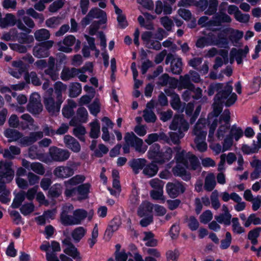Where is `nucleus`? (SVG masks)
Listing matches in <instances>:
<instances>
[{"label":"nucleus","mask_w":261,"mask_h":261,"mask_svg":"<svg viewBox=\"0 0 261 261\" xmlns=\"http://www.w3.org/2000/svg\"><path fill=\"white\" fill-rule=\"evenodd\" d=\"M170 140L172 142L177 145L173 147V150L176 152L175 159L176 161L181 163L184 166L189 169L196 170L201 169L200 163L197 156L190 152H187L184 150H181L179 145L180 139L183 138L184 134L180 132H171L169 134Z\"/></svg>","instance_id":"1"},{"label":"nucleus","mask_w":261,"mask_h":261,"mask_svg":"<svg viewBox=\"0 0 261 261\" xmlns=\"http://www.w3.org/2000/svg\"><path fill=\"white\" fill-rule=\"evenodd\" d=\"M231 82L223 83H212L207 88V94L209 96L213 95L217 92L215 96V100L224 103L229 107L233 105L237 100L238 96L235 93H232L233 87Z\"/></svg>","instance_id":"2"},{"label":"nucleus","mask_w":261,"mask_h":261,"mask_svg":"<svg viewBox=\"0 0 261 261\" xmlns=\"http://www.w3.org/2000/svg\"><path fill=\"white\" fill-rule=\"evenodd\" d=\"M206 121L205 119H199L193 129V134L196 136L194 142L196 148L200 152L207 150V145L205 142L207 132L205 130Z\"/></svg>","instance_id":"3"},{"label":"nucleus","mask_w":261,"mask_h":261,"mask_svg":"<svg viewBox=\"0 0 261 261\" xmlns=\"http://www.w3.org/2000/svg\"><path fill=\"white\" fill-rule=\"evenodd\" d=\"M63 99L56 97L53 94V89L49 88L46 91L43 97V103L45 109L51 115H56L59 112Z\"/></svg>","instance_id":"4"},{"label":"nucleus","mask_w":261,"mask_h":261,"mask_svg":"<svg viewBox=\"0 0 261 261\" xmlns=\"http://www.w3.org/2000/svg\"><path fill=\"white\" fill-rule=\"evenodd\" d=\"M43 131H39L30 133L29 136L24 137L20 141V143L24 146H29L43 137V133L45 136H53L55 135V130L52 126H49L45 124L42 126Z\"/></svg>","instance_id":"5"},{"label":"nucleus","mask_w":261,"mask_h":261,"mask_svg":"<svg viewBox=\"0 0 261 261\" xmlns=\"http://www.w3.org/2000/svg\"><path fill=\"white\" fill-rule=\"evenodd\" d=\"M203 38L207 46L215 45L221 48L228 47L229 41L224 33L220 32L216 36L215 34L211 32Z\"/></svg>","instance_id":"6"},{"label":"nucleus","mask_w":261,"mask_h":261,"mask_svg":"<svg viewBox=\"0 0 261 261\" xmlns=\"http://www.w3.org/2000/svg\"><path fill=\"white\" fill-rule=\"evenodd\" d=\"M124 139L125 142L134 148L136 151L144 153L147 150V146L144 144L143 140L133 132L126 133Z\"/></svg>","instance_id":"7"},{"label":"nucleus","mask_w":261,"mask_h":261,"mask_svg":"<svg viewBox=\"0 0 261 261\" xmlns=\"http://www.w3.org/2000/svg\"><path fill=\"white\" fill-rule=\"evenodd\" d=\"M12 164L11 161H0V183L10 182L13 179L14 171L12 168Z\"/></svg>","instance_id":"8"},{"label":"nucleus","mask_w":261,"mask_h":261,"mask_svg":"<svg viewBox=\"0 0 261 261\" xmlns=\"http://www.w3.org/2000/svg\"><path fill=\"white\" fill-rule=\"evenodd\" d=\"M15 24H16L19 29L27 33H31V30L28 29L21 19H19L16 20L15 16L12 14H7L4 18H2L0 22V26L2 28H5L8 26H13Z\"/></svg>","instance_id":"9"},{"label":"nucleus","mask_w":261,"mask_h":261,"mask_svg":"<svg viewBox=\"0 0 261 261\" xmlns=\"http://www.w3.org/2000/svg\"><path fill=\"white\" fill-rule=\"evenodd\" d=\"M73 206L71 204H66L62 207L60 214V220L64 226L75 225L73 214Z\"/></svg>","instance_id":"10"},{"label":"nucleus","mask_w":261,"mask_h":261,"mask_svg":"<svg viewBox=\"0 0 261 261\" xmlns=\"http://www.w3.org/2000/svg\"><path fill=\"white\" fill-rule=\"evenodd\" d=\"M54 42L48 40L36 45L33 49V55L38 58L47 57L49 55V49L52 47Z\"/></svg>","instance_id":"11"},{"label":"nucleus","mask_w":261,"mask_h":261,"mask_svg":"<svg viewBox=\"0 0 261 261\" xmlns=\"http://www.w3.org/2000/svg\"><path fill=\"white\" fill-rule=\"evenodd\" d=\"M49 155L51 159L55 162H63L67 160L70 155V152L67 149L50 147L49 149Z\"/></svg>","instance_id":"12"},{"label":"nucleus","mask_w":261,"mask_h":261,"mask_svg":"<svg viewBox=\"0 0 261 261\" xmlns=\"http://www.w3.org/2000/svg\"><path fill=\"white\" fill-rule=\"evenodd\" d=\"M166 190L168 196L171 198H175L186 191L184 184L178 181L169 182L166 186Z\"/></svg>","instance_id":"13"},{"label":"nucleus","mask_w":261,"mask_h":261,"mask_svg":"<svg viewBox=\"0 0 261 261\" xmlns=\"http://www.w3.org/2000/svg\"><path fill=\"white\" fill-rule=\"evenodd\" d=\"M94 18H101L100 20H103L107 21V14L106 13L98 8H93L91 9L88 14L82 19L81 21V24L83 27H85L89 24Z\"/></svg>","instance_id":"14"},{"label":"nucleus","mask_w":261,"mask_h":261,"mask_svg":"<svg viewBox=\"0 0 261 261\" xmlns=\"http://www.w3.org/2000/svg\"><path fill=\"white\" fill-rule=\"evenodd\" d=\"M231 21L230 17L225 13L217 14L213 16L212 19L207 22V25L210 30L216 31L218 29L213 28V27H220L223 22H230Z\"/></svg>","instance_id":"15"},{"label":"nucleus","mask_w":261,"mask_h":261,"mask_svg":"<svg viewBox=\"0 0 261 261\" xmlns=\"http://www.w3.org/2000/svg\"><path fill=\"white\" fill-rule=\"evenodd\" d=\"M152 35L153 34L151 32H144L141 35V39L147 48L159 50L162 48V44L159 41L160 40L153 39Z\"/></svg>","instance_id":"16"},{"label":"nucleus","mask_w":261,"mask_h":261,"mask_svg":"<svg viewBox=\"0 0 261 261\" xmlns=\"http://www.w3.org/2000/svg\"><path fill=\"white\" fill-rule=\"evenodd\" d=\"M42 108L40 95L37 93L32 94L27 106L28 110L32 114H37L42 111Z\"/></svg>","instance_id":"17"},{"label":"nucleus","mask_w":261,"mask_h":261,"mask_svg":"<svg viewBox=\"0 0 261 261\" xmlns=\"http://www.w3.org/2000/svg\"><path fill=\"white\" fill-rule=\"evenodd\" d=\"M171 63V71L174 74H179L182 71V61L180 58H175L172 54L167 55L165 60L166 64Z\"/></svg>","instance_id":"18"},{"label":"nucleus","mask_w":261,"mask_h":261,"mask_svg":"<svg viewBox=\"0 0 261 261\" xmlns=\"http://www.w3.org/2000/svg\"><path fill=\"white\" fill-rule=\"evenodd\" d=\"M169 127L172 130H177L178 132L183 133L188 130L189 124L183 116L175 115Z\"/></svg>","instance_id":"19"},{"label":"nucleus","mask_w":261,"mask_h":261,"mask_svg":"<svg viewBox=\"0 0 261 261\" xmlns=\"http://www.w3.org/2000/svg\"><path fill=\"white\" fill-rule=\"evenodd\" d=\"M203 59L202 57H194L188 61V65L199 71L203 74L207 73L208 71V63L207 61H205L201 66V64Z\"/></svg>","instance_id":"20"},{"label":"nucleus","mask_w":261,"mask_h":261,"mask_svg":"<svg viewBox=\"0 0 261 261\" xmlns=\"http://www.w3.org/2000/svg\"><path fill=\"white\" fill-rule=\"evenodd\" d=\"M53 173L56 177L59 178L64 179L73 175L74 170L72 168L69 166H60L56 167L54 169Z\"/></svg>","instance_id":"21"},{"label":"nucleus","mask_w":261,"mask_h":261,"mask_svg":"<svg viewBox=\"0 0 261 261\" xmlns=\"http://www.w3.org/2000/svg\"><path fill=\"white\" fill-rule=\"evenodd\" d=\"M76 41L75 38L72 35L66 36L62 42H59L58 43L59 50L66 53L71 52L72 48H70Z\"/></svg>","instance_id":"22"},{"label":"nucleus","mask_w":261,"mask_h":261,"mask_svg":"<svg viewBox=\"0 0 261 261\" xmlns=\"http://www.w3.org/2000/svg\"><path fill=\"white\" fill-rule=\"evenodd\" d=\"M88 112L84 107L79 108L76 112V117H73L70 122V125L75 126L79 122H86L87 120Z\"/></svg>","instance_id":"23"},{"label":"nucleus","mask_w":261,"mask_h":261,"mask_svg":"<svg viewBox=\"0 0 261 261\" xmlns=\"http://www.w3.org/2000/svg\"><path fill=\"white\" fill-rule=\"evenodd\" d=\"M64 142L65 146L74 152H79L81 150V145L79 142L73 137L69 135H66L64 138Z\"/></svg>","instance_id":"24"},{"label":"nucleus","mask_w":261,"mask_h":261,"mask_svg":"<svg viewBox=\"0 0 261 261\" xmlns=\"http://www.w3.org/2000/svg\"><path fill=\"white\" fill-rule=\"evenodd\" d=\"M248 52L249 47L246 45L243 49L232 48L230 52V55L234 57L238 64H240L243 62V58L246 57Z\"/></svg>","instance_id":"25"},{"label":"nucleus","mask_w":261,"mask_h":261,"mask_svg":"<svg viewBox=\"0 0 261 261\" xmlns=\"http://www.w3.org/2000/svg\"><path fill=\"white\" fill-rule=\"evenodd\" d=\"M80 70L74 67H64L61 73V79L64 81H69L79 74Z\"/></svg>","instance_id":"26"},{"label":"nucleus","mask_w":261,"mask_h":261,"mask_svg":"<svg viewBox=\"0 0 261 261\" xmlns=\"http://www.w3.org/2000/svg\"><path fill=\"white\" fill-rule=\"evenodd\" d=\"M176 162L177 163V165L172 169L174 175L181 177L182 179L186 181L190 180L191 179L190 174L188 173L185 168L182 166L180 164L181 163H179L177 161ZM182 164L184 165L182 163Z\"/></svg>","instance_id":"27"},{"label":"nucleus","mask_w":261,"mask_h":261,"mask_svg":"<svg viewBox=\"0 0 261 261\" xmlns=\"http://www.w3.org/2000/svg\"><path fill=\"white\" fill-rule=\"evenodd\" d=\"M146 162L147 161L144 159H134L130 161L128 164L134 173L137 174L140 170H143Z\"/></svg>","instance_id":"28"},{"label":"nucleus","mask_w":261,"mask_h":261,"mask_svg":"<svg viewBox=\"0 0 261 261\" xmlns=\"http://www.w3.org/2000/svg\"><path fill=\"white\" fill-rule=\"evenodd\" d=\"M0 153L3 154L4 158L12 160L14 159L15 155L20 153V149L17 146L11 145L9 149L2 150Z\"/></svg>","instance_id":"29"},{"label":"nucleus","mask_w":261,"mask_h":261,"mask_svg":"<svg viewBox=\"0 0 261 261\" xmlns=\"http://www.w3.org/2000/svg\"><path fill=\"white\" fill-rule=\"evenodd\" d=\"M4 135L6 138L9 139V142L16 141L23 138L22 137L23 136L22 133L16 129L12 128L7 129L4 132ZM20 141V140H19V141Z\"/></svg>","instance_id":"30"},{"label":"nucleus","mask_w":261,"mask_h":261,"mask_svg":"<svg viewBox=\"0 0 261 261\" xmlns=\"http://www.w3.org/2000/svg\"><path fill=\"white\" fill-rule=\"evenodd\" d=\"M153 205L150 202L144 201L139 207L138 215L140 217L148 215L153 210Z\"/></svg>","instance_id":"31"},{"label":"nucleus","mask_w":261,"mask_h":261,"mask_svg":"<svg viewBox=\"0 0 261 261\" xmlns=\"http://www.w3.org/2000/svg\"><path fill=\"white\" fill-rule=\"evenodd\" d=\"M216 185V178L213 173H208L204 180V188L208 192L212 191Z\"/></svg>","instance_id":"32"},{"label":"nucleus","mask_w":261,"mask_h":261,"mask_svg":"<svg viewBox=\"0 0 261 261\" xmlns=\"http://www.w3.org/2000/svg\"><path fill=\"white\" fill-rule=\"evenodd\" d=\"M50 244L48 242H45L41 245L40 249L42 251L46 252V258L47 261H60L57 254L50 253Z\"/></svg>","instance_id":"33"},{"label":"nucleus","mask_w":261,"mask_h":261,"mask_svg":"<svg viewBox=\"0 0 261 261\" xmlns=\"http://www.w3.org/2000/svg\"><path fill=\"white\" fill-rule=\"evenodd\" d=\"M173 150L170 147L166 148L165 151H161L156 163L162 164L168 162L172 157Z\"/></svg>","instance_id":"34"},{"label":"nucleus","mask_w":261,"mask_h":261,"mask_svg":"<svg viewBox=\"0 0 261 261\" xmlns=\"http://www.w3.org/2000/svg\"><path fill=\"white\" fill-rule=\"evenodd\" d=\"M158 170V166L152 162L145 165L143 170V173L148 177H151L156 174Z\"/></svg>","instance_id":"35"},{"label":"nucleus","mask_w":261,"mask_h":261,"mask_svg":"<svg viewBox=\"0 0 261 261\" xmlns=\"http://www.w3.org/2000/svg\"><path fill=\"white\" fill-rule=\"evenodd\" d=\"M73 214L75 225H79L87 217L88 213L84 209L79 208L75 211L73 210Z\"/></svg>","instance_id":"36"},{"label":"nucleus","mask_w":261,"mask_h":261,"mask_svg":"<svg viewBox=\"0 0 261 261\" xmlns=\"http://www.w3.org/2000/svg\"><path fill=\"white\" fill-rule=\"evenodd\" d=\"M177 80L175 78H171L167 73L162 74L158 79L157 85L161 86H166L168 83L176 86Z\"/></svg>","instance_id":"37"},{"label":"nucleus","mask_w":261,"mask_h":261,"mask_svg":"<svg viewBox=\"0 0 261 261\" xmlns=\"http://www.w3.org/2000/svg\"><path fill=\"white\" fill-rule=\"evenodd\" d=\"M90 187V184H85L81 185L76 188L77 194L79 195V199H85L88 197Z\"/></svg>","instance_id":"38"},{"label":"nucleus","mask_w":261,"mask_h":261,"mask_svg":"<svg viewBox=\"0 0 261 261\" xmlns=\"http://www.w3.org/2000/svg\"><path fill=\"white\" fill-rule=\"evenodd\" d=\"M180 85L184 89H187L190 90H194V85L191 83L189 75L187 74L184 76L180 75L179 77Z\"/></svg>","instance_id":"39"},{"label":"nucleus","mask_w":261,"mask_h":261,"mask_svg":"<svg viewBox=\"0 0 261 261\" xmlns=\"http://www.w3.org/2000/svg\"><path fill=\"white\" fill-rule=\"evenodd\" d=\"M86 229L80 226L75 228L71 232V236L75 243H78L84 237Z\"/></svg>","instance_id":"40"},{"label":"nucleus","mask_w":261,"mask_h":261,"mask_svg":"<svg viewBox=\"0 0 261 261\" xmlns=\"http://www.w3.org/2000/svg\"><path fill=\"white\" fill-rule=\"evenodd\" d=\"M67 89V86L61 82H57L54 84L55 92L53 94L56 97L63 99L62 96V92L65 91Z\"/></svg>","instance_id":"41"},{"label":"nucleus","mask_w":261,"mask_h":261,"mask_svg":"<svg viewBox=\"0 0 261 261\" xmlns=\"http://www.w3.org/2000/svg\"><path fill=\"white\" fill-rule=\"evenodd\" d=\"M210 117V115L208 116V124H209V133L208 136V141H213L214 140V134L215 130L218 125V119L215 118L213 120Z\"/></svg>","instance_id":"42"},{"label":"nucleus","mask_w":261,"mask_h":261,"mask_svg":"<svg viewBox=\"0 0 261 261\" xmlns=\"http://www.w3.org/2000/svg\"><path fill=\"white\" fill-rule=\"evenodd\" d=\"M244 134L243 129L240 127L237 126L236 125H233L230 127L229 133L228 135L231 136L232 138H234L236 141H238Z\"/></svg>","instance_id":"43"},{"label":"nucleus","mask_w":261,"mask_h":261,"mask_svg":"<svg viewBox=\"0 0 261 261\" xmlns=\"http://www.w3.org/2000/svg\"><path fill=\"white\" fill-rule=\"evenodd\" d=\"M64 252L71 256L73 259L77 261H81L82 260V257L80 255V252L74 245L71 246L70 247H66L64 250Z\"/></svg>","instance_id":"44"},{"label":"nucleus","mask_w":261,"mask_h":261,"mask_svg":"<svg viewBox=\"0 0 261 261\" xmlns=\"http://www.w3.org/2000/svg\"><path fill=\"white\" fill-rule=\"evenodd\" d=\"M34 36L36 40L38 41H42L49 39L50 37V33L47 30L41 29L35 32Z\"/></svg>","instance_id":"45"},{"label":"nucleus","mask_w":261,"mask_h":261,"mask_svg":"<svg viewBox=\"0 0 261 261\" xmlns=\"http://www.w3.org/2000/svg\"><path fill=\"white\" fill-rule=\"evenodd\" d=\"M171 98L170 103L172 108L175 110L183 112L184 108H181V101L178 95L173 93L171 94Z\"/></svg>","instance_id":"46"},{"label":"nucleus","mask_w":261,"mask_h":261,"mask_svg":"<svg viewBox=\"0 0 261 261\" xmlns=\"http://www.w3.org/2000/svg\"><path fill=\"white\" fill-rule=\"evenodd\" d=\"M25 198V192L21 191L15 196L13 201L11 204V207L13 208H18L24 200Z\"/></svg>","instance_id":"47"},{"label":"nucleus","mask_w":261,"mask_h":261,"mask_svg":"<svg viewBox=\"0 0 261 261\" xmlns=\"http://www.w3.org/2000/svg\"><path fill=\"white\" fill-rule=\"evenodd\" d=\"M82 91L81 85L79 83H72L70 85L69 95L71 97L79 96Z\"/></svg>","instance_id":"48"},{"label":"nucleus","mask_w":261,"mask_h":261,"mask_svg":"<svg viewBox=\"0 0 261 261\" xmlns=\"http://www.w3.org/2000/svg\"><path fill=\"white\" fill-rule=\"evenodd\" d=\"M160 152V145L158 144H154L148 152V158L154 159V162H156L158 158V156H159Z\"/></svg>","instance_id":"49"},{"label":"nucleus","mask_w":261,"mask_h":261,"mask_svg":"<svg viewBox=\"0 0 261 261\" xmlns=\"http://www.w3.org/2000/svg\"><path fill=\"white\" fill-rule=\"evenodd\" d=\"M0 201L3 203H7L10 201L9 198L10 191L6 189V187L4 184H0Z\"/></svg>","instance_id":"50"},{"label":"nucleus","mask_w":261,"mask_h":261,"mask_svg":"<svg viewBox=\"0 0 261 261\" xmlns=\"http://www.w3.org/2000/svg\"><path fill=\"white\" fill-rule=\"evenodd\" d=\"M218 6V1L217 0H209L208 5L204 12V14L208 15H212L216 13Z\"/></svg>","instance_id":"51"},{"label":"nucleus","mask_w":261,"mask_h":261,"mask_svg":"<svg viewBox=\"0 0 261 261\" xmlns=\"http://www.w3.org/2000/svg\"><path fill=\"white\" fill-rule=\"evenodd\" d=\"M90 137L93 139L97 138L100 134L99 123L97 121L93 122L90 123Z\"/></svg>","instance_id":"52"},{"label":"nucleus","mask_w":261,"mask_h":261,"mask_svg":"<svg viewBox=\"0 0 261 261\" xmlns=\"http://www.w3.org/2000/svg\"><path fill=\"white\" fill-rule=\"evenodd\" d=\"M230 113L228 109L225 110L219 118V123L220 125L230 126Z\"/></svg>","instance_id":"53"},{"label":"nucleus","mask_w":261,"mask_h":261,"mask_svg":"<svg viewBox=\"0 0 261 261\" xmlns=\"http://www.w3.org/2000/svg\"><path fill=\"white\" fill-rule=\"evenodd\" d=\"M186 222L188 227L192 231L196 230L199 226V223L198 220L193 216L187 217Z\"/></svg>","instance_id":"54"},{"label":"nucleus","mask_w":261,"mask_h":261,"mask_svg":"<svg viewBox=\"0 0 261 261\" xmlns=\"http://www.w3.org/2000/svg\"><path fill=\"white\" fill-rule=\"evenodd\" d=\"M73 135L80 141L83 142L85 141L84 135L86 131L85 127L82 125L77 126L73 129Z\"/></svg>","instance_id":"55"},{"label":"nucleus","mask_w":261,"mask_h":261,"mask_svg":"<svg viewBox=\"0 0 261 261\" xmlns=\"http://www.w3.org/2000/svg\"><path fill=\"white\" fill-rule=\"evenodd\" d=\"M218 192L217 190L214 191L210 196V199L212 207L217 210L220 207L221 204L218 199Z\"/></svg>","instance_id":"56"},{"label":"nucleus","mask_w":261,"mask_h":261,"mask_svg":"<svg viewBox=\"0 0 261 261\" xmlns=\"http://www.w3.org/2000/svg\"><path fill=\"white\" fill-rule=\"evenodd\" d=\"M231 215L221 214L215 216V219L219 223H224L225 225H229L231 223Z\"/></svg>","instance_id":"57"},{"label":"nucleus","mask_w":261,"mask_h":261,"mask_svg":"<svg viewBox=\"0 0 261 261\" xmlns=\"http://www.w3.org/2000/svg\"><path fill=\"white\" fill-rule=\"evenodd\" d=\"M160 22L166 31L170 32L172 31V27L174 26V23L168 16L161 17L160 18Z\"/></svg>","instance_id":"58"},{"label":"nucleus","mask_w":261,"mask_h":261,"mask_svg":"<svg viewBox=\"0 0 261 261\" xmlns=\"http://www.w3.org/2000/svg\"><path fill=\"white\" fill-rule=\"evenodd\" d=\"M85 177L82 175H76L73 177L69 179L68 180L65 181V185L71 186H75L79 184L82 183L84 181Z\"/></svg>","instance_id":"59"},{"label":"nucleus","mask_w":261,"mask_h":261,"mask_svg":"<svg viewBox=\"0 0 261 261\" xmlns=\"http://www.w3.org/2000/svg\"><path fill=\"white\" fill-rule=\"evenodd\" d=\"M231 221L232 230L233 232L237 234H241L245 231V229L241 226L238 218H233Z\"/></svg>","instance_id":"60"},{"label":"nucleus","mask_w":261,"mask_h":261,"mask_svg":"<svg viewBox=\"0 0 261 261\" xmlns=\"http://www.w3.org/2000/svg\"><path fill=\"white\" fill-rule=\"evenodd\" d=\"M143 116L145 121L148 123L154 122L156 119V117L154 112L147 109L143 111Z\"/></svg>","instance_id":"61"},{"label":"nucleus","mask_w":261,"mask_h":261,"mask_svg":"<svg viewBox=\"0 0 261 261\" xmlns=\"http://www.w3.org/2000/svg\"><path fill=\"white\" fill-rule=\"evenodd\" d=\"M222 104L224 103H220L217 101L215 100V102L213 104V111L211 113L210 115L211 117H214L217 118V117L222 111Z\"/></svg>","instance_id":"62"},{"label":"nucleus","mask_w":261,"mask_h":261,"mask_svg":"<svg viewBox=\"0 0 261 261\" xmlns=\"http://www.w3.org/2000/svg\"><path fill=\"white\" fill-rule=\"evenodd\" d=\"M34 172L39 175H43L45 170L42 164L39 162H34L31 164V169Z\"/></svg>","instance_id":"63"},{"label":"nucleus","mask_w":261,"mask_h":261,"mask_svg":"<svg viewBox=\"0 0 261 261\" xmlns=\"http://www.w3.org/2000/svg\"><path fill=\"white\" fill-rule=\"evenodd\" d=\"M230 126L224 125L223 124H221L217 132L216 136L217 138L219 140L223 139L226 134L230 130Z\"/></svg>","instance_id":"64"}]
</instances>
